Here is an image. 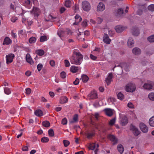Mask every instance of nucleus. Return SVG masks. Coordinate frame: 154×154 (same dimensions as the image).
Listing matches in <instances>:
<instances>
[{"instance_id": "3c124183", "label": "nucleus", "mask_w": 154, "mask_h": 154, "mask_svg": "<svg viewBox=\"0 0 154 154\" xmlns=\"http://www.w3.org/2000/svg\"><path fill=\"white\" fill-rule=\"evenodd\" d=\"M67 122V120L66 118L63 119L61 121V123L63 125H66Z\"/></svg>"}, {"instance_id": "ddd939ff", "label": "nucleus", "mask_w": 154, "mask_h": 154, "mask_svg": "<svg viewBox=\"0 0 154 154\" xmlns=\"http://www.w3.org/2000/svg\"><path fill=\"white\" fill-rule=\"evenodd\" d=\"M106 114L109 116H111L113 114V110L109 108L105 109L104 110Z\"/></svg>"}, {"instance_id": "f3484780", "label": "nucleus", "mask_w": 154, "mask_h": 154, "mask_svg": "<svg viewBox=\"0 0 154 154\" xmlns=\"http://www.w3.org/2000/svg\"><path fill=\"white\" fill-rule=\"evenodd\" d=\"M115 29L117 32L120 33L125 29V28L121 25H118L115 27Z\"/></svg>"}, {"instance_id": "a211bd4d", "label": "nucleus", "mask_w": 154, "mask_h": 154, "mask_svg": "<svg viewBox=\"0 0 154 154\" xmlns=\"http://www.w3.org/2000/svg\"><path fill=\"white\" fill-rule=\"evenodd\" d=\"M26 61L30 64L32 65L33 64V62L29 54L27 53L26 54Z\"/></svg>"}, {"instance_id": "c756f323", "label": "nucleus", "mask_w": 154, "mask_h": 154, "mask_svg": "<svg viewBox=\"0 0 154 154\" xmlns=\"http://www.w3.org/2000/svg\"><path fill=\"white\" fill-rule=\"evenodd\" d=\"M123 10L122 8H119L117 11L116 16L119 17L123 13Z\"/></svg>"}, {"instance_id": "f03ea898", "label": "nucleus", "mask_w": 154, "mask_h": 154, "mask_svg": "<svg viewBox=\"0 0 154 154\" xmlns=\"http://www.w3.org/2000/svg\"><path fill=\"white\" fill-rule=\"evenodd\" d=\"M135 89V85L134 84L129 83L126 85L125 86V90L128 92H133Z\"/></svg>"}, {"instance_id": "c85d7f7f", "label": "nucleus", "mask_w": 154, "mask_h": 154, "mask_svg": "<svg viewBox=\"0 0 154 154\" xmlns=\"http://www.w3.org/2000/svg\"><path fill=\"white\" fill-rule=\"evenodd\" d=\"M81 79L83 82L86 83L89 79L88 77L85 75H82Z\"/></svg>"}, {"instance_id": "4be33fe9", "label": "nucleus", "mask_w": 154, "mask_h": 154, "mask_svg": "<svg viewBox=\"0 0 154 154\" xmlns=\"http://www.w3.org/2000/svg\"><path fill=\"white\" fill-rule=\"evenodd\" d=\"M24 5L27 8L29 9L31 8L32 3L30 0H26L24 2Z\"/></svg>"}, {"instance_id": "4d7b16f0", "label": "nucleus", "mask_w": 154, "mask_h": 154, "mask_svg": "<svg viewBox=\"0 0 154 154\" xmlns=\"http://www.w3.org/2000/svg\"><path fill=\"white\" fill-rule=\"evenodd\" d=\"M131 109H133L134 108V105L131 103H129L127 105Z\"/></svg>"}, {"instance_id": "774afa93", "label": "nucleus", "mask_w": 154, "mask_h": 154, "mask_svg": "<svg viewBox=\"0 0 154 154\" xmlns=\"http://www.w3.org/2000/svg\"><path fill=\"white\" fill-rule=\"evenodd\" d=\"M143 11L140 9H139L138 10L137 12V14L139 15H141L142 14Z\"/></svg>"}, {"instance_id": "9b49d317", "label": "nucleus", "mask_w": 154, "mask_h": 154, "mask_svg": "<svg viewBox=\"0 0 154 154\" xmlns=\"http://www.w3.org/2000/svg\"><path fill=\"white\" fill-rule=\"evenodd\" d=\"M120 120L122 125H126L128 123V120L126 116H124L121 117Z\"/></svg>"}, {"instance_id": "9d476101", "label": "nucleus", "mask_w": 154, "mask_h": 154, "mask_svg": "<svg viewBox=\"0 0 154 154\" xmlns=\"http://www.w3.org/2000/svg\"><path fill=\"white\" fill-rule=\"evenodd\" d=\"M12 43V41L8 37H6L3 43V45H11Z\"/></svg>"}, {"instance_id": "f257e3e1", "label": "nucleus", "mask_w": 154, "mask_h": 154, "mask_svg": "<svg viewBox=\"0 0 154 154\" xmlns=\"http://www.w3.org/2000/svg\"><path fill=\"white\" fill-rule=\"evenodd\" d=\"M83 57L79 51L75 49L73 50L72 57L69 59L72 64L80 65L83 60Z\"/></svg>"}, {"instance_id": "c9c22d12", "label": "nucleus", "mask_w": 154, "mask_h": 154, "mask_svg": "<svg viewBox=\"0 0 154 154\" xmlns=\"http://www.w3.org/2000/svg\"><path fill=\"white\" fill-rule=\"evenodd\" d=\"M149 122V125H154V116L150 118Z\"/></svg>"}, {"instance_id": "2f4dec72", "label": "nucleus", "mask_w": 154, "mask_h": 154, "mask_svg": "<svg viewBox=\"0 0 154 154\" xmlns=\"http://www.w3.org/2000/svg\"><path fill=\"white\" fill-rule=\"evenodd\" d=\"M133 35L134 36H137L139 34V31L137 28H134L132 31Z\"/></svg>"}, {"instance_id": "bf43d9fd", "label": "nucleus", "mask_w": 154, "mask_h": 154, "mask_svg": "<svg viewBox=\"0 0 154 154\" xmlns=\"http://www.w3.org/2000/svg\"><path fill=\"white\" fill-rule=\"evenodd\" d=\"M79 80L78 78H76L75 80L73 82V83L74 85H77L79 83Z\"/></svg>"}, {"instance_id": "58836bf2", "label": "nucleus", "mask_w": 154, "mask_h": 154, "mask_svg": "<svg viewBox=\"0 0 154 154\" xmlns=\"http://www.w3.org/2000/svg\"><path fill=\"white\" fill-rule=\"evenodd\" d=\"M36 39L34 37H31L29 39V42L30 43H33L35 42Z\"/></svg>"}, {"instance_id": "393cba45", "label": "nucleus", "mask_w": 154, "mask_h": 154, "mask_svg": "<svg viewBox=\"0 0 154 154\" xmlns=\"http://www.w3.org/2000/svg\"><path fill=\"white\" fill-rule=\"evenodd\" d=\"M35 114L37 116L40 117L43 115L42 111L40 109H37L35 112Z\"/></svg>"}, {"instance_id": "bb28decb", "label": "nucleus", "mask_w": 154, "mask_h": 154, "mask_svg": "<svg viewBox=\"0 0 154 154\" xmlns=\"http://www.w3.org/2000/svg\"><path fill=\"white\" fill-rule=\"evenodd\" d=\"M57 34L61 39L63 40L62 38L64 36V32L62 30H58L57 32Z\"/></svg>"}, {"instance_id": "4c0bfd02", "label": "nucleus", "mask_w": 154, "mask_h": 154, "mask_svg": "<svg viewBox=\"0 0 154 154\" xmlns=\"http://www.w3.org/2000/svg\"><path fill=\"white\" fill-rule=\"evenodd\" d=\"M47 38L45 35H43L41 36L40 38V41L41 42H43L46 41H47Z\"/></svg>"}, {"instance_id": "39448f33", "label": "nucleus", "mask_w": 154, "mask_h": 154, "mask_svg": "<svg viewBox=\"0 0 154 154\" xmlns=\"http://www.w3.org/2000/svg\"><path fill=\"white\" fill-rule=\"evenodd\" d=\"M32 13L34 15L35 17H38L39 15L41 13L40 9L37 7H33L32 10Z\"/></svg>"}, {"instance_id": "0e129e2a", "label": "nucleus", "mask_w": 154, "mask_h": 154, "mask_svg": "<svg viewBox=\"0 0 154 154\" xmlns=\"http://www.w3.org/2000/svg\"><path fill=\"white\" fill-rule=\"evenodd\" d=\"M94 135V134L93 133H89L87 134V137L88 138H90L91 137Z\"/></svg>"}, {"instance_id": "1a4fd4ad", "label": "nucleus", "mask_w": 154, "mask_h": 154, "mask_svg": "<svg viewBox=\"0 0 154 154\" xmlns=\"http://www.w3.org/2000/svg\"><path fill=\"white\" fill-rule=\"evenodd\" d=\"M88 95L90 98L91 99H96L98 97L97 91L95 90H93Z\"/></svg>"}, {"instance_id": "473e14b6", "label": "nucleus", "mask_w": 154, "mask_h": 154, "mask_svg": "<svg viewBox=\"0 0 154 154\" xmlns=\"http://www.w3.org/2000/svg\"><path fill=\"white\" fill-rule=\"evenodd\" d=\"M68 98L66 97H63L61 98L60 102L61 104H63L67 102Z\"/></svg>"}, {"instance_id": "a878e982", "label": "nucleus", "mask_w": 154, "mask_h": 154, "mask_svg": "<svg viewBox=\"0 0 154 154\" xmlns=\"http://www.w3.org/2000/svg\"><path fill=\"white\" fill-rule=\"evenodd\" d=\"M117 149L120 153H123L124 151V148L122 145L121 144H118L117 146Z\"/></svg>"}, {"instance_id": "49530a36", "label": "nucleus", "mask_w": 154, "mask_h": 154, "mask_svg": "<svg viewBox=\"0 0 154 154\" xmlns=\"http://www.w3.org/2000/svg\"><path fill=\"white\" fill-rule=\"evenodd\" d=\"M66 73L65 72H62L60 73V76L62 79H64L66 77Z\"/></svg>"}, {"instance_id": "6e6552de", "label": "nucleus", "mask_w": 154, "mask_h": 154, "mask_svg": "<svg viewBox=\"0 0 154 154\" xmlns=\"http://www.w3.org/2000/svg\"><path fill=\"white\" fill-rule=\"evenodd\" d=\"M119 66H121L122 69H124L127 72L129 70L130 68L129 65L128 64L126 63H121Z\"/></svg>"}, {"instance_id": "09e8293b", "label": "nucleus", "mask_w": 154, "mask_h": 154, "mask_svg": "<svg viewBox=\"0 0 154 154\" xmlns=\"http://www.w3.org/2000/svg\"><path fill=\"white\" fill-rule=\"evenodd\" d=\"M11 34L13 38H17V34L16 33H14L13 30L11 31Z\"/></svg>"}, {"instance_id": "ea45409f", "label": "nucleus", "mask_w": 154, "mask_h": 154, "mask_svg": "<svg viewBox=\"0 0 154 154\" xmlns=\"http://www.w3.org/2000/svg\"><path fill=\"white\" fill-rule=\"evenodd\" d=\"M148 40L150 42H154V35L150 36L147 38Z\"/></svg>"}, {"instance_id": "f704fd0d", "label": "nucleus", "mask_w": 154, "mask_h": 154, "mask_svg": "<svg viewBox=\"0 0 154 154\" xmlns=\"http://www.w3.org/2000/svg\"><path fill=\"white\" fill-rule=\"evenodd\" d=\"M97 147V144L95 143L91 144L89 145V148L90 149L94 150Z\"/></svg>"}, {"instance_id": "2eb2a0df", "label": "nucleus", "mask_w": 154, "mask_h": 154, "mask_svg": "<svg viewBox=\"0 0 154 154\" xmlns=\"http://www.w3.org/2000/svg\"><path fill=\"white\" fill-rule=\"evenodd\" d=\"M103 41L106 44H110L111 40L107 34H105L103 37Z\"/></svg>"}, {"instance_id": "423d86ee", "label": "nucleus", "mask_w": 154, "mask_h": 154, "mask_svg": "<svg viewBox=\"0 0 154 154\" xmlns=\"http://www.w3.org/2000/svg\"><path fill=\"white\" fill-rule=\"evenodd\" d=\"M14 57V55L13 54H10L6 56V63L9 64L13 61V60Z\"/></svg>"}, {"instance_id": "20e7f679", "label": "nucleus", "mask_w": 154, "mask_h": 154, "mask_svg": "<svg viewBox=\"0 0 154 154\" xmlns=\"http://www.w3.org/2000/svg\"><path fill=\"white\" fill-rule=\"evenodd\" d=\"M69 124H72L76 123L78 122V115L75 114L72 119H69Z\"/></svg>"}, {"instance_id": "5701e85b", "label": "nucleus", "mask_w": 154, "mask_h": 154, "mask_svg": "<svg viewBox=\"0 0 154 154\" xmlns=\"http://www.w3.org/2000/svg\"><path fill=\"white\" fill-rule=\"evenodd\" d=\"M132 52L135 55H139L141 53V50L139 48L136 47L133 49Z\"/></svg>"}, {"instance_id": "4468645a", "label": "nucleus", "mask_w": 154, "mask_h": 154, "mask_svg": "<svg viewBox=\"0 0 154 154\" xmlns=\"http://www.w3.org/2000/svg\"><path fill=\"white\" fill-rule=\"evenodd\" d=\"M105 9V6L104 5L102 2H100L97 6V11H103Z\"/></svg>"}, {"instance_id": "b1692460", "label": "nucleus", "mask_w": 154, "mask_h": 154, "mask_svg": "<svg viewBox=\"0 0 154 154\" xmlns=\"http://www.w3.org/2000/svg\"><path fill=\"white\" fill-rule=\"evenodd\" d=\"M70 71L73 73H75L78 71L79 67L75 66H71L70 69Z\"/></svg>"}, {"instance_id": "f8f14e48", "label": "nucleus", "mask_w": 154, "mask_h": 154, "mask_svg": "<svg viewBox=\"0 0 154 154\" xmlns=\"http://www.w3.org/2000/svg\"><path fill=\"white\" fill-rule=\"evenodd\" d=\"M113 78V74L112 73H109L107 78L106 80V81L107 85H109L111 82L112 81V79Z\"/></svg>"}, {"instance_id": "a19ab883", "label": "nucleus", "mask_w": 154, "mask_h": 154, "mask_svg": "<svg viewBox=\"0 0 154 154\" xmlns=\"http://www.w3.org/2000/svg\"><path fill=\"white\" fill-rule=\"evenodd\" d=\"M4 90L5 93L7 94H9L11 92L10 89L7 87L4 88Z\"/></svg>"}, {"instance_id": "0eeeda50", "label": "nucleus", "mask_w": 154, "mask_h": 154, "mask_svg": "<svg viewBox=\"0 0 154 154\" xmlns=\"http://www.w3.org/2000/svg\"><path fill=\"white\" fill-rule=\"evenodd\" d=\"M130 129L135 136H137L140 134V131L135 127V126H131Z\"/></svg>"}, {"instance_id": "7ed1b4c3", "label": "nucleus", "mask_w": 154, "mask_h": 154, "mask_svg": "<svg viewBox=\"0 0 154 154\" xmlns=\"http://www.w3.org/2000/svg\"><path fill=\"white\" fill-rule=\"evenodd\" d=\"M82 7L83 10L86 11H89L91 9V5L90 3L86 1L82 2Z\"/></svg>"}, {"instance_id": "6e6d98bb", "label": "nucleus", "mask_w": 154, "mask_h": 154, "mask_svg": "<svg viewBox=\"0 0 154 154\" xmlns=\"http://www.w3.org/2000/svg\"><path fill=\"white\" fill-rule=\"evenodd\" d=\"M90 58L93 60H97V57L94 56L91 54H90Z\"/></svg>"}, {"instance_id": "e433bc0d", "label": "nucleus", "mask_w": 154, "mask_h": 154, "mask_svg": "<svg viewBox=\"0 0 154 154\" xmlns=\"http://www.w3.org/2000/svg\"><path fill=\"white\" fill-rule=\"evenodd\" d=\"M149 99L151 100L154 101V93H150L148 95Z\"/></svg>"}, {"instance_id": "052dcab7", "label": "nucleus", "mask_w": 154, "mask_h": 154, "mask_svg": "<svg viewBox=\"0 0 154 154\" xmlns=\"http://www.w3.org/2000/svg\"><path fill=\"white\" fill-rule=\"evenodd\" d=\"M25 93L27 94H29L31 92V90L30 88H27L25 89Z\"/></svg>"}, {"instance_id": "aec40b11", "label": "nucleus", "mask_w": 154, "mask_h": 154, "mask_svg": "<svg viewBox=\"0 0 154 154\" xmlns=\"http://www.w3.org/2000/svg\"><path fill=\"white\" fill-rule=\"evenodd\" d=\"M153 84V82H151L150 83H145L143 86V88L147 90H150L152 88V85Z\"/></svg>"}, {"instance_id": "13d9d810", "label": "nucleus", "mask_w": 154, "mask_h": 154, "mask_svg": "<svg viewBox=\"0 0 154 154\" xmlns=\"http://www.w3.org/2000/svg\"><path fill=\"white\" fill-rule=\"evenodd\" d=\"M42 125H50V123L48 121H45L42 122Z\"/></svg>"}, {"instance_id": "680f3d73", "label": "nucleus", "mask_w": 154, "mask_h": 154, "mask_svg": "<svg viewBox=\"0 0 154 154\" xmlns=\"http://www.w3.org/2000/svg\"><path fill=\"white\" fill-rule=\"evenodd\" d=\"M50 64L51 66L52 67H54L55 66V62L53 60H51L50 61Z\"/></svg>"}, {"instance_id": "cd10ccee", "label": "nucleus", "mask_w": 154, "mask_h": 154, "mask_svg": "<svg viewBox=\"0 0 154 154\" xmlns=\"http://www.w3.org/2000/svg\"><path fill=\"white\" fill-rule=\"evenodd\" d=\"M35 53L38 55L42 56L44 54L45 52L43 50L38 49L36 51Z\"/></svg>"}, {"instance_id": "e2e57ef3", "label": "nucleus", "mask_w": 154, "mask_h": 154, "mask_svg": "<svg viewBox=\"0 0 154 154\" xmlns=\"http://www.w3.org/2000/svg\"><path fill=\"white\" fill-rule=\"evenodd\" d=\"M87 25V21L86 20H85L82 22V26L83 27H85Z\"/></svg>"}, {"instance_id": "72a5a7b5", "label": "nucleus", "mask_w": 154, "mask_h": 154, "mask_svg": "<svg viewBox=\"0 0 154 154\" xmlns=\"http://www.w3.org/2000/svg\"><path fill=\"white\" fill-rule=\"evenodd\" d=\"M118 98L120 100H122L124 98V96L121 92L117 94Z\"/></svg>"}, {"instance_id": "de8ad7c7", "label": "nucleus", "mask_w": 154, "mask_h": 154, "mask_svg": "<svg viewBox=\"0 0 154 154\" xmlns=\"http://www.w3.org/2000/svg\"><path fill=\"white\" fill-rule=\"evenodd\" d=\"M65 5L67 8H69L71 6L70 2L69 1H66L65 2Z\"/></svg>"}, {"instance_id": "c03bdc74", "label": "nucleus", "mask_w": 154, "mask_h": 154, "mask_svg": "<svg viewBox=\"0 0 154 154\" xmlns=\"http://www.w3.org/2000/svg\"><path fill=\"white\" fill-rule=\"evenodd\" d=\"M93 116H94L95 119L96 120H98L100 117L99 114L97 112L95 113Z\"/></svg>"}, {"instance_id": "a18cd8bd", "label": "nucleus", "mask_w": 154, "mask_h": 154, "mask_svg": "<svg viewBox=\"0 0 154 154\" xmlns=\"http://www.w3.org/2000/svg\"><path fill=\"white\" fill-rule=\"evenodd\" d=\"M49 135L50 137H53L54 136V132L52 129H50L48 131Z\"/></svg>"}, {"instance_id": "603ef678", "label": "nucleus", "mask_w": 154, "mask_h": 154, "mask_svg": "<svg viewBox=\"0 0 154 154\" xmlns=\"http://www.w3.org/2000/svg\"><path fill=\"white\" fill-rule=\"evenodd\" d=\"M63 143L64 145V146L65 147L67 146L70 143L68 140H63Z\"/></svg>"}, {"instance_id": "412c9836", "label": "nucleus", "mask_w": 154, "mask_h": 154, "mask_svg": "<svg viewBox=\"0 0 154 154\" xmlns=\"http://www.w3.org/2000/svg\"><path fill=\"white\" fill-rule=\"evenodd\" d=\"M127 44L129 48H132L134 45V41L132 38H129L128 40Z\"/></svg>"}, {"instance_id": "37998d69", "label": "nucleus", "mask_w": 154, "mask_h": 154, "mask_svg": "<svg viewBox=\"0 0 154 154\" xmlns=\"http://www.w3.org/2000/svg\"><path fill=\"white\" fill-rule=\"evenodd\" d=\"M148 9L150 11H154V5L151 4L149 5L148 6Z\"/></svg>"}, {"instance_id": "6ab92c4d", "label": "nucleus", "mask_w": 154, "mask_h": 154, "mask_svg": "<svg viewBox=\"0 0 154 154\" xmlns=\"http://www.w3.org/2000/svg\"><path fill=\"white\" fill-rule=\"evenodd\" d=\"M75 21L73 23L74 25H78L79 23L82 20V18L78 14L76 15L75 16Z\"/></svg>"}, {"instance_id": "5fc2aeb1", "label": "nucleus", "mask_w": 154, "mask_h": 154, "mask_svg": "<svg viewBox=\"0 0 154 154\" xmlns=\"http://www.w3.org/2000/svg\"><path fill=\"white\" fill-rule=\"evenodd\" d=\"M64 63L65 66L66 67H69L70 66V63L69 61L67 60H64Z\"/></svg>"}, {"instance_id": "69168bd1", "label": "nucleus", "mask_w": 154, "mask_h": 154, "mask_svg": "<svg viewBox=\"0 0 154 154\" xmlns=\"http://www.w3.org/2000/svg\"><path fill=\"white\" fill-rule=\"evenodd\" d=\"M98 23L100 24L103 21L102 19L100 17H97V19Z\"/></svg>"}, {"instance_id": "7c9ffc66", "label": "nucleus", "mask_w": 154, "mask_h": 154, "mask_svg": "<svg viewBox=\"0 0 154 154\" xmlns=\"http://www.w3.org/2000/svg\"><path fill=\"white\" fill-rule=\"evenodd\" d=\"M140 128L141 131L144 133L147 132L148 131V128L147 126H140Z\"/></svg>"}, {"instance_id": "dca6fc26", "label": "nucleus", "mask_w": 154, "mask_h": 154, "mask_svg": "<svg viewBox=\"0 0 154 154\" xmlns=\"http://www.w3.org/2000/svg\"><path fill=\"white\" fill-rule=\"evenodd\" d=\"M108 137L111 141L113 142V144H115L117 143L118 140L114 135H109Z\"/></svg>"}, {"instance_id": "8fccbe9b", "label": "nucleus", "mask_w": 154, "mask_h": 154, "mask_svg": "<svg viewBox=\"0 0 154 154\" xmlns=\"http://www.w3.org/2000/svg\"><path fill=\"white\" fill-rule=\"evenodd\" d=\"M116 120L115 118H113L110 120L109 122V125H114L115 122Z\"/></svg>"}, {"instance_id": "79ce46f5", "label": "nucleus", "mask_w": 154, "mask_h": 154, "mask_svg": "<svg viewBox=\"0 0 154 154\" xmlns=\"http://www.w3.org/2000/svg\"><path fill=\"white\" fill-rule=\"evenodd\" d=\"M41 140L43 143H47L49 141V139L48 137H44L42 138Z\"/></svg>"}, {"instance_id": "864d4df0", "label": "nucleus", "mask_w": 154, "mask_h": 154, "mask_svg": "<svg viewBox=\"0 0 154 154\" xmlns=\"http://www.w3.org/2000/svg\"><path fill=\"white\" fill-rule=\"evenodd\" d=\"M43 65L41 63L38 64L37 66V69L38 71H40Z\"/></svg>"}, {"instance_id": "338daca9", "label": "nucleus", "mask_w": 154, "mask_h": 154, "mask_svg": "<svg viewBox=\"0 0 154 154\" xmlns=\"http://www.w3.org/2000/svg\"><path fill=\"white\" fill-rule=\"evenodd\" d=\"M17 20V18L16 17H12L11 19V20L12 22H15Z\"/></svg>"}]
</instances>
